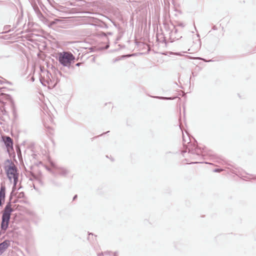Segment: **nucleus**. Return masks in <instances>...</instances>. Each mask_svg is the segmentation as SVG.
Wrapping results in <instances>:
<instances>
[{
  "mask_svg": "<svg viewBox=\"0 0 256 256\" xmlns=\"http://www.w3.org/2000/svg\"><path fill=\"white\" fill-rule=\"evenodd\" d=\"M74 60V56L70 52H63L58 54V62L64 66L69 67Z\"/></svg>",
  "mask_w": 256,
  "mask_h": 256,
  "instance_id": "4",
  "label": "nucleus"
},
{
  "mask_svg": "<svg viewBox=\"0 0 256 256\" xmlns=\"http://www.w3.org/2000/svg\"><path fill=\"white\" fill-rule=\"evenodd\" d=\"M113 24H114V26L118 30V35L117 36L116 39V41H118L121 38L122 36V35H123L124 31V30H123V29L122 28H120L119 26H118L114 22H113Z\"/></svg>",
  "mask_w": 256,
  "mask_h": 256,
  "instance_id": "9",
  "label": "nucleus"
},
{
  "mask_svg": "<svg viewBox=\"0 0 256 256\" xmlns=\"http://www.w3.org/2000/svg\"><path fill=\"white\" fill-rule=\"evenodd\" d=\"M77 198V195H75L73 198V200H75Z\"/></svg>",
  "mask_w": 256,
  "mask_h": 256,
  "instance_id": "17",
  "label": "nucleus"
},
{
  "mask_svg": "<svg viewBox=\"0 0 256 256\" xmlns=\"http://www.w3.org/2000/svg\"><path fill=\"white\" fill-rule=\"evenodd\" d=\"M190 163L191 164H196V163H198V162H191Z\"/></svg>",
  "mask_w": 256,
  "mask_h": 256,
  "instance_id": "26",
  "label": "nucleus"
},
{
  "mask_svg": "<svg viewBox=\"0 0 256 256\" xmlns=\"http://www.w3.org/2000/svg\"><path fill=\"white\" fill-rule=\"evenodd\" d=\"M110 256V252H104V253L98 254V256Z\"/></svg>",
  "mask_w": 256,
  "mask_h": 256,
  "instance_id": "12",
  "label": "nucleus"
},
{
  "mask_svg": "<svg viewBox=\"0 0 256 256\" xmlns=\"http://www.w3.org/2000/svg\"><path fill=\"white\" fill-rule=\"evenodd\" d=\"M175 54L176 55H178V56H181L182 55L180 53H175Z\"/></svg>",
  "mask_w": 256,
  "mask_h": 256,
  "instance_id": "20",
  "label": "nucleus"
},
{
  "mask_svg": "<svg viewBox=\"0 0 256 256\" xmlns=\"http://www.w3.org/2000/svg\"><path fill=\"white\" fill-rule=\"evenodd\" d=\"M10 246V241L4 240L0 243V256L2 255Z\"/></svg>",
  "mask_w": 256,
  "mask_h": 256,
  "instance_id": "8",
  "label": "nucleus"
},
{
  "mask_svg": "<svg viewBox=\"0 0 256 256\" xmlns=\"http://www.w3.org/2000/svg\"><path fill=\"white\" fill-rule=\"evenodd\" d=\"M213 29H214V30H215V29H216L215 26H214L213 27Z\"/></svg>",
  "mask_w": 256,
  "mask_h": 256,
  "instance_id": "30",
  "label": "nucleus"
},
{
  "mask_svg": "<svg viewBox=\"0 0 256 256\" xmlns=\"http://www.w3.org/2000/svg\"><path fill=\"white\" fill-rule=\"evenodd\" d=\"M222 169L216 168V169L214 170V172H222Z\"/></svg>",
  "mask_w": 256,
  "mask_h": 256,
  "instance_id": "14",
  "label": "nucleus"
},
{
  "mask_svg": "<svg viewBox=\"0 0 256 256\" xmlns=\"http://www.w3.org/2000/svg\"><path fill=\"white\" fill-rule=\"evenodd\" d=\"M40 82H41V83L42 84H43L44 86H46V84L42 82V80H40Z\"/></svg>",
  "mask_w": 256,
  "mask_h": 256,
  "instance_id": "21",
  "label": "nucleus"
},
{
  "mask_svg": "<svg viewBox=\"0 0 256 256\" xmlns=\"http://www.w3.org/2000/svg\"><path fill=\"white\" fill-rule=\"evenodd\" d=\"M6 197V186L2 184L0 188V206L2 204V202H4Z\"/></svg>",
  "mask_w": 256,
  "mask_h": 256,
  "instance_id": "7",
  "label": "nucleus"
},
{
  "mask_svg": "<svg viewBox=\"0 0 256 256\" xmlns=\"http://www.w3.org/2000/svg\"><path fill=\"white\" fill-rule=\"evenodd\" d=\"M32 220L36 224H38L40 220L38 216L35 214H32L31 217Z\"/></svg>",
  "mask_w": 256,
  "mask_h": 256,
  "instance_id": "10",
  "label": "nucleus"
},
{
  "mask_svg": "<svg viewBox=\"0 0 256 256\" xmlns=\"http://www.w3.org/2000/svg\"><path fill=\"white\" fill-rule=\"evenodd\" d=\"M10 200L11 199L10 198V202H7L4 210L2 212L0 228L1 230H3L4 232L8 228L11 214L14 211L13 209L12 208Z\"/></svg>",
  "mask_w": 256,
  "mask_h": 256,
  "instance_id": "2",
  "label": "nucleus"
},
{
  "mask_svg": "<svg viewBox=\"0 0 256 256\" xmlns=\"http://www.w3.org/2000/svg\"><path fill=\"white\" fill-rule=\"evenodd\" d=\"M24 194V192H20V196H23Z\"/></svg>",
  "mask_w": 256,
  "mask_h": 256,
  "instance_id": "19",
  "label": "nucleus"
},
{
  "mask_svg": "<svg viewBox=\"0 0 256 256\" xmlns=\"http://www.w3.org/2000/svg\"><path fill=\"white\" fill-rule=\"evenodd\" d=\"M10 27V26H9V25L5 26L4 28V30H5V32H2V33H6V32H8L11 31L10 30L8 29Z\"/></svg>",
  "mask_w": 256,
  "mask_h": 256,
  "instance_id": "11",
  "label": "nucleus"
},
{
  "mask_svg": "<svg viewBox=\"0 0 256 256\" xmlns=\"http://www.w3.org/2000/svg\"><path fill=\"white\" fill-rule=\"evenodd\" d=\"M20 18H18V21L17 25L18 24V22H20Z\"/></svg>",
  "mask_w": 256,
  "mask_h": 256,
  "instance_id": "24",
  "label": "nucleus"
},
{
  "mask_svg": "<svg viewBox=\"0 0 256 256\" xmlns=\"http://www.w3.org/2000/svg\"><path fill=\"white\" fill-rule=\"evenodd\" d=\"M33 187L35 189V190H36V186H35V185L34 184H33Z\"/></svg>",
  "mask_w": 256,
  "mask_h": 256,
  "instance_id": "23",
  "label": "nucleus"
},
{
  "mask_svg": "<svg viewBox=\"0 0 256 256\" xmlns=\"http://www.w3.org/2000/svg\"><path fill=\"white\" fill-rule=\"evenodd\" d=\"M52 168H47V170L50 171L54 176H60L64 177H66L70 172V170L64 167H60L51 163Z\"/></svg>",
  "mask_w": 256,
  "mask_h": 256,
  "instance_id": "5",
  "label": "nucleus"
},
{
  "mask_svg": "<svg viewBox=\"0 0 256 256\" xmlns=\"http://www.w3.org/2000/svg\"><path fill=\"white\" fill-rule=\"evenodd\" d=\"M191 155H192V156H190V157H192V159H193V158H192L193 156H192V154H191Z\"/></svg>",
  "mask_w": 256,
  "mask_h": 256,
  "instance_id": "28",
  "label": "nucleus"
},
{
  "mask_svg": "<svg viewBox=\"0 0 256 256\" xmlns=\"http://www.w3.org/2000/svg\"><path fill=\"white\" fill-rule=\"evenodd\" d=\"M118 60H119V59H118V58H116V59L115 60V61H118Z\"/></svg>",
  "mask_w": 256,
  "mask_h": 256,
  "instance_id": "29",
  "label": "nucleus"
},
{
  "mask_svg": "<svg viewBox=\"0 0 256 256\" xmlns=\"http://www.w3.org/2000/svg\"><path fill=\"white\" fill-rule=\"evenodd\" d=\"M2 138L8 150L13 149V140L9 136H2Z\"/></svg>",
  "mask_w": 256,
  "mask_h": 256,
  "instance_id": "6",
  "label": "nucleus"
},
{
  "mask_svg": "<svg viewBox=\"0 0 256 256\" xmlns=\"http://www.w3.org/2000/svg\"><path fill=\"white\" fill-rule=\"evenodd\" d=\"M80 64L78 62V63L76 64V66H80Z\"/></svg>",
  "mask_w": 256,
  "mask_h": 256,
  "instance_id": "18",
  "label": "nucleus"
},
{
  "mask_svg": "<svg viewBox=\"0 0 256 256\" xmlns=\"http://www.w3.org/2000/svg\"><path fill=\"white\" fill-rule=\"evenodd\" d=\"M113 255H114V256H116V254H114Z\"/></svg>",
  "mask_w": 256,
  "mask_h": 256,
  "instance_id": "31",
  "label": "nucleus"
},
{
  "mask_svg": "<svg viewBox=\"0 0 256 256\" xmlns=\"http://www.w3.org/2000/svg\"><path fill=\"white\" fill-rule=\"evenodd\" d=\"M53 184H55V185H56L57 186H58L60 185V184H56L54 182H53Z\"/></svg>",
  "mask_w": 256,
  "mask_h": 256,
  "instance_id": "25",
  "label": "nucleus"
},
{
  "mask_svg": "<svg viewBox=\"0 0 256 256\" xmlns=\"http://www.w3.org/2000/svg\"><path fill=\"white\" fill-rule=\"evenodd\" d=\"M92 235V236H93V234L92 233H89L88 234V239H90V236Z\"/></svg>",
  "mask_w": 256,
  "mask_h": 256,
  "instance_id": "16",
  "label": "nucleus"
},
{
  "mask_svg": "<svg viewBox=\"0 0 256 256\" xmlns=\"http://www.w3.org/2000/svg\"><path fill=\"white\" fill-rule=\"evenodd\" d=\"M109 46H106V48H108Z\"/></svg>",
  "mask_w": 256,
  "mask_h": 256,
  "instance_id": "32",
  "label": "nucleus"
},
{
  "mask_svg": "<svg viewBox=\"0 0 256 256\" xmlns=\"http://www.w3.org/2000/svg\"><path fill=\"white\" fill-rule=\"evenodd\" d=\"M6 162L9 164L8 165L4 166L6 176L10 181H12V179L14 180L12 194L16 189V186L18 182V174L16 166L11 160L8 159Z\"/></svg>",
  "mask_w": 256,
  "mask_h": 256,
  "instance_id": "1",
  "label": "nucleus"
},
{
  "mask_svg": "<svg viewBox=\"0 0 256 256\" xmlns=\"http://www.w3.org/2000/svg\"><path fill=\"white\" fill-rule=\"evenodd\" d=\"M158 98L162 100H174L176 98H167V97H157Z\"/></svg>",
  "mask_w": 256,
  "mask_h": 256,
  "instance_id": "13",
  "label": "nucleus"
},
{
  "mask_svg": "<svg viewBox=\"0 0 256 256\" xmlns=\"http://www.w3.org/2000/svg\"><path fill=\"white\" fill-rule=\"evenodd\" d=\"M30 80L32 82H34V78L33 76L30 78Z\"/></svg>",
  "mask_w": 256,
  "mask_h": 256,
  "instance_id": "15",
  "label": "nucleus"
},
{
  "mask_svg": "<svg viewBox=\"0 0 256 256\" xmlns=\"http://www.w3.org/2000/svg\"><path fill=\"white\" fill-rule=\"evenodd\" d=\"M184 142V146L185 150H182V154L188 151V154H192L193 156L192 158L193 160H196V156H200L202 154V150L198 147L196 145L192 144H190V142H187V144H186V140L184 138L183 140Z\"/></svg>",
  "mask_w": 256,
  "mask_h": 256,
  "instance_id": "3",
  "label": "nucleus"
},
{
  "mask_svg": "<svg viewBox=\"0 0 256 256\" xmlns=\"http://www.w3.org/2000/svg\"><path fill=\"white\" fill-rule=\"evenodd\" d=\"M102 134H101V136H102ZM100 136V135L98 136H97L94 137V138H92V139H94V138H97V137H98V136Z\"/></svg>",
  "mask_w": 256,
  "mask_h": 256,
  "instance_id": "22",
  "label": "nucleus"
},
{
  "mask_svg": "<svg viewBox=\"0 0 256 256\" xmlns=\"http://www.w3.org/2000/svg\"><path fill=\"white\" fill-rule=\"evenodd\" d=\"M126 56H122V58H124Z\"/></svg>",
  "mask_w": 256,
  "mask_h": 256,
  "instance_id": "27",
  "label": "nucleus"
}]
</instances>
